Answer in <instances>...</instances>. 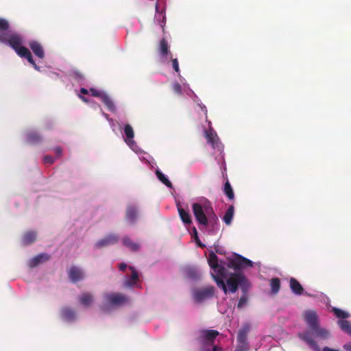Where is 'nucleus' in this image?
Returning a JSON list of instances; mask_svg holds the SVG:
<instances>
[{
  "instance_id": "obj_1",
  "label": "nucleus",
  "mask_w": 351,
  "mask_h": 351,
  "mask_svg": "<svg viewBox=\"0 0 351 351\" xmlns=\"http://www.w3.org/2000/svg\"><path fill=\"white\" fill-rule=\"evenodd\" d=\"M192 210L199 224L204 227L210 226L213 234L219 230L218 217L210 205L206 204L203 206L199 203H193Z\"/></svg>"
},
{
  "instance_id": "obj_2",
  "label": "nucleus",
  "mask_w": 351,
  "mask_h": 351,
  "mask_svg": "<svg viewBox=\"0 0 351 351\" xmlns=\"http://www.w3.org/2000/svg\"><path fill=\"white\" fill-rule=\"evenodd\" d=\"M226 287L228 291L235 293L238 288H241L243 295L240 298L237 304L239 308H242L247 302L246 293L250 288V283L242 273H231L226 280Z\"/></svg>"
},
{
  "instance_id": "obj_3",
  "label": "nucleus",
  "mask_w": 351,
  "mask_h": 351,
  "mask_svg": "<svg viewBox=\"0 0 351 351\" xmlns=\"http://www.w3.org/2000/svg\"><path fill=\"white\" fill-rule=\"evenodd\" d=\"M208 262L209 266L215 274H212V276L217 286L226 294L228 293V289L226 285V282H225L224 279L227 280L229 276L227 274L226 269L219 264L218 257L214 252L210 253Z\"/></svg>"
},
{
  "instance_id": "obj_4",
  "label": "nucleus",
  "mask_w": 351,
  "mask_h": 351,
  "mask_svg": "<svg viewBox=\"0 0 351 351\" xmlns=\"http://www.w3.org/2000/svg\"><path fill=\"white\" fill-rule=\"evenodd\" d=\"M298 336L315 351H319V347L315 341L313 337L315 336L316 337L326 339L329 337L330 332L325 328H320L318 325L311 330H306L302 333H300Z\"/></svg>"
},
{
  "instance_id": "obj_5",
  "label": "nucleus",
  "mask_w": 351,
  "mask_h": 351,
  "mask_svg": "<svg viewBox=\"0 0 351 351\" xmlns=\"http://www.w3.org/2000/svg\"><path fill=\"white\" fill-rule=\"evenodd\" d=\"M0 43L12 47L18 56L21 54L22 49H27L23 46V39L22 36L16 32H0Z\"/></svg>"
},
{
  "instance_id": "obj_6",
  "label": "nucleus",
  "mask_w": 351,
  "mask_h": 351,
  "mask_svg": "<svg viewBox=\"0 0 351 351\" xmlns=\"http://www.w3.org/2000/svg\"><path fill=\"white\" fill-rule=\"evenodd\" d=\"M227 267L233 269L234 271H239L253 266V263L250 260L243 257V256L234 254L232 257L227 258Z\"/></svg>"
},
{
  "instance_id": "obj_7",
  "label": "nucleus",
  "mask_w": 351,
  "mask_h": 351,
  "mask_svg": "<svg viewBox=\"0 0 351 351\" xmlns=\"http://www.w3.org/2000/svg\"><path fill=\"white\" fill-rule=\"evenodd\" d=\"M104 297L106 304H103L102 309H104L107 304L121 306L129 302L128 297L122 293H106Z\"/></svg>"
},
{
  "instance_id": "obj_8",
  "label": "nucleus",
  "mask_w": 351,
  "mask_h": 351,
  "mask_svg": "<svg viewBox=\"0 0 351 351\" xmlns=\"http://www.w3.org/2000/svg\"><path fill=\"white\" fill-rule=\"evenodd\" d=\"M219 334L215 330H203L200 331L197 341L202 346H211Z\"/></svg>"
},
{
  "instance_id": "obj_9",
  "label": "nucleus",
  "mask_w": 351,
  "mask_h": 351,
  "mask_svg": "<svg viewBox=\"0 0 351 351\" xmlns=\"http://www.w3.org/2000/svg\"><path fill=\"white\" fill-rule=\"evenodd\" d=\"M214 287L210 286L195 291L193 293V298L195 302H201L206 299L212 298L214 295Z\"/></svg>"
},
{
  "instance_id": "obj_10",
  "label": "nucleus",
  "mask_w": 351,
  "mask_h": 351,
  "mask_svg": "<svg viewBox=\"0 0 351 351\" xmlns=\"http://www.w3.org/2000/svg\"><path fill=\"white\" fill-rule=\"evenodd\" d=\"M138 217V209L136 206L129 204L125 211V220L130 224H134Z\"/></svg>"
},
{
  "instance_id": "obj_11",
  "label": "nucleus",
  "mask_w": 351,
  "mask_h": 351,
  "mask_svg": "<svg viewBox=\"0 0 351 351\" xmlns=\"http://www.w3.org/2000/svg\"><path fill=\"white\" fill-rule=\"evenodd\" d=\"M119 237L117 234H108L104 238L99 240L96 244L95 247L97 248H102L108 245H114L119 241Z\"/></svg>"
},
{
  "instance_id": "obj_12",
  "label": "nucleus",
  "mask_w": 351,
  "mask_h": 351,
  "mask_svg": "<svg viewBox=\"0 0 351 351\" xmlns=\"http://www.w3.org/2000/svg\"><path fill=\"white\" fill-rule=\"evenodd\" d=\"M68 276L71 282L75 283L84 278L83 271L77 266H71L68 271Z\"/></svg>"
},
{
  "instance_id": "obj_13",
  "label": "nucleus",
  "mask_w": 351,
  "mask_h": 351,
  "mask_svg": "<svg viewBox=\"0 0 351 351\" xmlns=\"http://www.w3.org/2000/svg\"><path fill=\"white\" fill-rule=\"evenodd\" d=\"M304 319L307 325L309 327V330L319 325L317 315L315 311H306L305 313Z\"/></svg>"
},
{
  "instance_id": "obj_14",
  "label": "nucleus",
  "mask_w": 351,
  "mask_h": 351,
  "mask_svg": "<svg viewBox=\"0 0 351 351\" xmlns=\"http://www.w3.org/2000/svg\"><path fill=\"white\" fill-rule=\"evenodd\" d=\"M158 51L160 55V56L167 60L169 58H172V53H171L169 50V46L168 45V42L165 38H162L160 41L159 47H158Z\"/></svg>"
},
{
  "instance_id": "obj_15",
  "label": "nucleus",
  "mask_w": 351,
  "mask_h": 351,
  "mask_svg": "<svg viewBox=\"0 0 351 351\" xmlns=\"http://www.w3.org/2000/svg\"><path fill=\"white\" fill-rule=\"evenodd\" d=\"M29 46L32 50L33 53L38 58L43 59L45 57V52L41 44L37 41L33 40L29 42Z\"/></svg>"
},
{
  "instance_id": "obj_16",
  "label": "nucleus",
  "mask_w": 351,
  "mask_h": 351,
  "mask_svg": "<svg viewBox=\"0 0 351 351\" xmlns=\"http://www.w3.org/2000/svg\"><path fill=\"white\" fill-rule=\"evenodd\" d=\"M289 287L291 291L298 295H301L304 293V288L298 280L294 278H291L289 280Z\"/></svg>"
},
{
  "instance_id": "obj_17",
  "label": "nucleus",
  "mask_w": 351,
  "mask_h": 351,
  "mask_svg": "<svg viewBox=\"0 0 351 351\" xmlns=\"http://www.w3.org/2000/svg\"><path fill=\"white\" fill-rule=\"evenodd\" d=\"M49 258L50 256L47 254H40L30 260L29 265L30 267H34L37 266L38 264L48 261Z\"/></svg>"
},
{
  "instance_id": "obj_18",
  "label": "nucleus",
  "mask_w": 351,
  "mask_h": 351,
  "mask_svg": "<svg viewBox=\"0 0 351 351\" xmlns=\"http://www.w3.org/2000/svg\"><path fill=\"white\" fill-rule=\"evenodd\" d=\"M129 269L132 271V274L130 277L124 282V286L126 287H130L134 285L138 279V274L134 267L130 266Z\"/></svg>"
},
{
  "instance_id": "obj_19",
  "label": "nucleus",
  "mask_w": 351,
  "mask_h": 351,
  "mask_svg": "<svg viewBox=\"0 0 351 351\" xmlns=\"http://www.w3.org/2000/svg\"><path fill=\"white\" fill-rule=\"evenodd\" d=\"M61 316L64 320L72 322L75 319V313L69 307H64L61 310Z\"/></svg>"
},
{
  "instance_id": "obj_20",
  "label": "nucleus",
  "mask_w": 351,
  "mask_h": 351,
  "mask_svg": "<svg viewBox=\"0 0 351 351\" xmlns=\"http://www.w3.org/2000/svg\"><path fill=\"white\" fill-rule=\"evenodd\" d=\"M21 54L19 55L20 57L26 58L27 61L34 66V68L39 71L40 67L36 64L35 61L34 60L32 53L28 49H22L21 51L20 52Z\"/></svg>"
},
{
  "instance_id": "obj_21",
  "label": "nucleus",
  "mask_w": 351,
  "mask_h": 351,
  "mask_svg": "<svg viewBox=\"0 0 351 351\" xmlns=\"http://www.w3.org/2000/svg\"><path fill=\"white\" fill-rule=\"evenodd\" d=\"M124 134L125 135V141L129 145L134 143L133 138L134 136V132L132 127L130 124H126L124 126Z\"/></svg>"
},
{
  "instance_id": "obj_22",
  "label": "nucleus",
  "mask_w": 351,
  "mask_h": 351,
  "mask_svg": "<svg viewBox=\"0 0 351 351\" xmlns=\"http://www.w3.org/2000/svg\"><path fill=\"white\" fill-rule=\"evenodd\" d=\"M78 300L82 305L89 306L93 301V297L90 293L85 292L79 296Z\"/></svg>"
},
{
  "instance_id": "obj_23",
  "label": "nucleus",
  "mask_w": 351,
  "mask_h": 351,
  "mask_svg": "<svg viewBox=\"0 0 351 351\" xmlns=\"http://www.w3.org/2000/svg\"><path fill=\"white\" fill-rule=\"evenodd\" d=\"M205 136L207 139L208 143L211 144L213 146H215L219 141V138L216 132L213 129L206 130Z\"/></svg>"
},
{
  "instance_id": "obj_24",
  "label": "nucleus",
  "mask_w": 351,
  "mask_h": 351,
  "mask_svg": "<svg viewBox=\"0 0 351 351\" xmlns=\"http://www.w3.org/2000/svg\"><path fill=\"white\" fill-rule=\"evenodd\" d=\"M180 217L185 225H190L192 223L191 217L189 212L181 207L178 208Z\"/></svg>"
},
{
  "instance_id": "obj_25",
  "label": "nucleus",
  "mask_w": 351,
  "mask_h": 351,
  "mask_svg": "<svg viewBox=\"0 0 351 351\" xmlns=\"http://www.w3.org/2000/svg\"><path fill=\"white\" fill-rule=\"evenodd\" d=\"M36 239V232L29 231L24 234L23 237V243L25 245H30L35 241Z\"/></svg>"
},
{
  "instance_id": "obj_26",
  "label": "nucleus",
  "mask_w": 351,
  "mask_h": 351,
  "mask_svg": "<svg viewBox=\"0 0 351 351\" xmlns=\"http://www.w3.org/2000/svg\"><path fill=\"white\" fill-rule=\"evenodd\" d=\"M27 139L29 143L36 144L41 142L42 136L37 132L31 131L27 133Z\"/></svg>"
},
{
  "instance_id": "obj_27",
  "label": "nucleus",
  "mask_w": 351,
  "mask_h": 351,
  "mask_svg": "<svg viewBox=\"0 0 351 351\" xmlns=\"http://www.w3.org/2000/svg\"><path fill=\"white\" fill-rule=\"evenodd\" d=\"M123 245L129 248L132 252H136L140 249V245L138 243L132 241L128 237H125L123 239Z\"/></svg>"
},
{
  "instance_id": "obj_28",
  "label": "nucleus",
  "mask_w": 351,
  "mask_h": 351,
  "mask_svg": "<svg viewBox=\"0 0 351 351\" xmlns=\"http://www.w3.org/2000/svg\"><path fill=\"white\" fill-rule=\"evenodd\" d=\"M234 208L232 205H230L228 210L226 211L225 215L223 217V221L226 225H230L234 216Z\"/></svg>"
},
{
  "instance_id": "obj_29",
  "label": "nucleus",
  "mask_w": 351,
  "mask_h": 351,
  "mask_svg": "<svg viewBox=\"0 0 351 351\" xmlns=\"http://www.w3.org/2000/svg\"><path fill=\"white\" fill-rule=\"evenodd\" d=\"M101 100L106 105V106L110 111L112 112H114L116 111V107L114 104L113 101L106 93L103 96Z\"/></svg>"
},
{
  "instance_id": "obj_30",
  "label": "nucleus",
  "mask_w": 351,
  "mask_h": 351,
  "mask_svg": "<svg viewBox=\"0 0 351 351\" xmlns=\"http://www.w3.org/2000/svg\"><path fill=\"white\" fill-rule=\"evenodd\" d=\"M270 287L273 294L278 293L280 289V280L278 278H273L270 280Z\"/></svg>"
},
{
  "instance_id": "obj_31",
  "label": "nucleus",
  "mask_w": 351,
  "mask_h": 351,
  "mask_svg": "<svg viewBox=\"0 0 351 351\" xmlns=\"http://www.w3.org/2000/svg\"><path fill=\"white\" fill-rule=\"evenodd\" d=\"M156 175L158 179L165 186L171 189L173 187L171 182L169 180L166 176L163 174L160 171L156 170Z\"/></svg>"
},
{
  "instance_id": "obj_32",
  "label": "nucleus",
  "mask_w": 351,
  "mask_h": 351,
  "mask_svg": "<svg viewBox=\"0 0 351 351\" xmlns=\"http://www.w3.org/2000/svg\"><path fill=\"white\" fill-rule=\"evenodd\" d=\"M338 324L341 329L351 335V323L347 320H339Z\"/></svg>"
},
{
  "instance_id": "obj_33",
  "label": "nucleus",
  "mask_w": 351,
  "mask_h": 351,
  "mask_svg": "<svg viewBox=\"0 0 351 351\" xmlns=\"http://www.w3.org/2000/svg\"><path fill=\"white\" fill-rule=\"evenodd\" d=\"M185 273H186V275L191 279H196V278H199V271H197V269H195L194 267L186 268Z\"/></svg>"
},
{
  "instance_id": "obj_34",
  "label": "nucleus",
  "mask_w": 351,
  "mask_h": 351,
  "mask_svg": "<svg viewBox=\"0 0 351 351\" xmlns=\"http://www.w3.org/2000/svg\"><path fill=\"white\" fill-rule=\"evenodd\" d=\"M223 191H224L225 194L226 195V196L230 199H234V192H233L232 186L228 181H227L225 183Z\"/></svg>"
},
{
  "instance_id": "obj_35",
  "label": "nucleus",
  "mask_w": 351,
  "mask_h": 351,
  "mask_svg": "<svg viewBox=\"0 0 351 351\" xmlns=\"http://www.w3.org/2000/svg\"><path fill=\"white\" fill-rule=\"evenodd\" d=\"M10 25L7 20L0 18V32H10Z\"/></svg>"
},
{
  "instance_id": "obj_36",
  "label": "nucleus",
  "mask_w": 351,
  "mask_h": 351,
  "mask_svg": "<svg viewBox=\"0 0 351 351\" xmlns=\"http://www.w3.org/2000/svg\"><path fill=\"white\" fill-rule=\"evenodd\" d=\"M332 311L335 313V316L338 318L346 319L349 317V314L341 309L333 308Z\"/></svg>"
},
{
  "instance_id": "obj_37",
  "label": "nucleus",
  "mask_w": 351,
  "mask_h": 351,
  "mask_svg": "<svg viewBox=\"0 0 351 351\" xmlns=\"http://www.w3.org/2000/svg\"><path fill=\"white\" fill-rule=\"evenodd\" d=\"M246 337H247V330L245 329L240 330L238 333V341L241 343H243L242 344H246L245 343Z\"/></svg>"
},
{
  "instance_id": "obj_38",
  "label": "nucleus",
  "mask_w": 351,
  "mask_h": 351,
  "mask_svg": "<svg viewBox=\"0 0 351 351\" xmlns=\"http://www.w3.org/2000/svg\"><path fill=\"white\" fill-rule=\"evenodd\" d=\"M89 91L90 92V94L93 96L99 97L101 99H102L103 96L106 94L105 93H103L93 88H90Z\"/></svg>"
},
{
  "instance_id": "obj_39",
  "label": "nucleus",
  "mask_w": 351,
  "mask_h": 351,
  "mask_svg": "<svg viewBox=\"0 0 351 351\" xmlns=\"http://www.w3.org/2000/svg\"><path fill=\"white\" fill-rule=\"evenodd\" d=\"M172 88L176 94L180 95L182 94V86L179 83L175 82L172 86Z\"/></svg>"
},
{
  "instance_id": "obj_40",
  "label": "nucleus",
  "mask_w": 351,
  "mask_h": 351,
  "mask_svg": "<svg viewBox=\"0 0 351 351\" xmlns=\"http://www.w3.org/2000/svg\"><path fill=\"white\" fill-rule=\"evenodd\" d=\"M171 62H172V66L174 69V71L180 74V69H179V63L177 58H171Z\"/></svg>"
},
{
  "instance_id": "obj_41",
  "label": "nucleus",
  "mask_w": 351,
  "mask_h": 351,
  "mask_svg": "<svg viewBox=\"0 0 351 351\" xmlns=\"http://www.w3.org/2000/svg\"><path fill=\"white\" fill-rule=\"evenodd\" d=\"M193 235L197 245L201 247H204L205 245L200 243V241L198 237V233H197V229L195 227L193 228Z\"/></svg>"
},
{
  "instance_id": "obj_42",
  "label": "nucleus",
  "mask_w": 351,
  "mask_h": 351,
  "mask_svg": "<svg viewBox=\"0 0 351 351\" xmlns=\"http://www.w3.org/2000/svg\"><path fill=\"white\" fill-rule=\"evenodd\" d=\"M43 160L45 164H49V165H51L54 162V158L51 156H45L44 157Z\"/></svg>"
},
{
  "instance_id": "obj_43",
  "label": "nucleus",
  "mask_w": 351,
  "mask_h": 351,
  "mask_svg": "<svg viewBox=\"0 0 351 351\" xmlns=\"http://www.w3.org/2000/svg\"><path fill=\"white\" fill-rule=\"evenodd\" d=\"M248 348L247 344H241L234 350V351H247Z\"/></svg>"
},
{
  "instance_id": "obj_44",
  "label": "nucleus",
  "mask_w": 351,
  "mask_h": 351,
  "mask_svg": "<svg viewBox=\"0 0 351 351\" xmlns=\"http://www.w3.org/2000/svg\"><path fill=\"white\" fill-rule=\"evenodd\" d=\"M54 152L58 156H60L62 154V149L60 147H56Z\"/></svg>"
},
{
  "instance_id": "obj_45",
  "label": "nucleus",
  "mask_w": 351,
  "mask_h": 351,
  "mask_svg": "<svg viewBox=\"0 0 351 351\" xmlns=\"http://www.w3.org/2000/svg\"><path fill=\"white\" fill-rule=\"evenodd\" d=\"M119 269L121 271H124L127 268V265L124 263H122L119 266Z\"/></svg>"
},
{
  "instance_id": "obj_46",
  "label": "nucleus",
  "mask_w": 351,
  "mask_h": 351,
  "mask_svg": "<svg viewBox=\"0 0 351 351\" xmlns=\"http://www.w3.org/2000/svg\"><path fill=\"white\" fill-rule=\"evenodd\" d=\"M80 93L83 95H87L88 94V90L85 88H81Z\"/></svg>"
},
{
  "instance_id": "obj_47",
  "label": "nucleus",
  "mask_w": 351,
  "mask_h": 351,
  "mask_svg": "<svg viewBox=\"0 0 351 351\" xmlns=\"http://www.w3.org/2000/svg\"><path fill=\"white\" fill-rule=\"evenodd\" d=\"M79 97L84 102H85V103H88V98L85 97L84 96H82V95H80Z\"/></svg>"
},
{
  "instance_id": "obj_48",
  "label": "nucleus",
  "mask_w": 351,
  "mask_h": 351,
  "mask_svg": "<svg viewBox=\"0 0 351 351\" xmlns=\"http://www.w3.org/2000/svg\"><path fill=\"white\" fill-rule=\"evenodd\" d=\"M322 351H339L338 350H335V349H332V348H330L329 347H324L323 349H322Z\"/></svg>"
},
{
  "instance_id": "obj_49",
  "label": "nucleus",
  "mask_w": 351,
  "mask_h": 351,
  "mask_svg": "<svg viewBox=\"0 0 351 351\" xmlns=\"http://www.w3.org/2000/svg\"><path fill=\"white\" fill-rule=\"evenodd\" d=\"M201 108H202V111L204 112L206 117L207 118V109H206V106L204 105L201 106Z\"/></svg>"
},
{
  "instance_id": "obj_50",
  "label": "nucleus",
  "mask_w": 351,
  "mask_h": 351,
  "mask_svg": "<svg viewBox=\"0 0 351 351\" xmlns=\"http://www.w3.org/2000/svg\"><path fill=\"white\" fill-rule=\"evenodd\" d=\"M213 351H222V348L219 346H215L213 348Z\"/></svg>"
},
{
  "instance_id": "obj_51",
  "label": "nucleus",
  "mask_w": 351,
  "mask_h": 351,
  "mask_svg": "<svg viewBox=\"0 0 351 351\" xmlns=\"http://www.w3.org/2000/svg\"><path fill=\"white\" fill-rule=\"evenodd\" d=\"M103 114L104 115V117H106V118H107V117H108V116L107 114H106V113H104V112H103Z\"/></svg>"
},
{
  "instance_id": "obj_52",
  "label": "nucleus",
  "mask_w": 351,
  "mask_h": 351,
  "mask_svg": "<svg viewBox=\"0 0 351 351\" xmlns=\"http://www.w3.org/2000/svg\"><path fill=\"white\" fill-rule=\"evenodd\" d=\"M203 351H210L209 349L208 350H203Z\"/></svg>"
},
{
  "instance_id": "obj_53",
  "label": "nucleus",
  "mask_w": 351,
  "mask_h": 351,
  "mask_svg": "<svg viewBox=\"0 0 351 351\" xmlns=\"http://www.w3.org/2000/svg\"><path fill=\"white\" fill-rule=\"evenodd\" d=\"M350 350H351V345L350 346Z\"/></svg>"
}]
</instances>
